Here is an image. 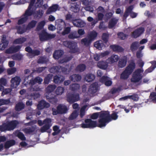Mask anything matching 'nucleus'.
Masks as SVG:
<instances>
[{
  "label": "nucleus",
  "mask_w": 156,
  "mask_h": 156,
  "mask_svg": "<svg viewBox=\"0 0 156 156\" xmlns=\"http://www.w3.org/2000/svg\"><path fill=\"white\" fill-rule=\"evenodd\" d=\"M118 112H113L111 115L108 111H105L101 113L99 117V123L97 124L96 121L92 120L90 119L85 120V123H83L81 126L83 128H93L97 126L101 128L105 126L107 124L112 120H116L118 117Z\"/></svg>",
  "instance_id": "1"
},
{
  "label": "nucleus",
  "mask_w": 156,
  "mask_h": 156,
  "mask_svg": "<svg viewBox=\"0 0 156 156\" xmlns=\"http://www.w3.org/2000/svg\"><path fill=\"white\" fill-rule=\"evenodd\" d=\"M18 124V122L16 120L7 121L0 126V131L1 132H5L12 130L16 128Z\"/></svg>",
  "instance_id": "2"
},
{
  "label": "nucleus",
  "mask_w": 156,
  "mask_h": 156,
  "mask_svg": "<svg viewBox=\"0 0 156 156\" xmlns=\"http://www.w3.org/2000/svg\"><path fill=\"white\" fill-rule=\"evenodd\" d=\"M136 67V64L133 60L131 61L128 65L126 68L125 70L120 75V78L126 80L131 74Z\"/></svg>",
  "instance_id": "3"
},
{
  "label": "nucleus",
  "mask_w": 156,
  "mask_h": 156,
  "mask_svg": "<svg viewBox=\"0 0 156 156\" xmlns=\"http://www.w3.org/2000/svg\"><path fill=\"white\" fill-rule=\"evenodd\" d=\"M35 70H33V72L31 73L30 75L28 76L25 78L24 79V82H26V85L31 84L32 85H34L36 83H38L39 84H41L42 82L43 81V79L39 76H37L34 78H32L30 80L27 81L28 80L29 77L32 76V74L34 73Z\"/></svg>",
  "instance_id": "4"
},
{
  "label": "nucleus",
  "mask_w": 156,
  "mask_h": 156,
  "mask_svg": "<svg viewBox=\"0 0 156 156\" xmlns=\"http://www.w3.org/2000/svg\"><path fill=\"white\" fill-rule=\"evenodd\" d=\"M62 44L64 46L70 49L71 53H75L78 51L77 44L74 42L66 41H64Z\"/></svg>",
  "instance_id": "5"
},
{
  "label": "nucleus",
  "mask_w": 156,
  "mask_h": 156,
  "mask_svg": "<svg viewBox=\"0 0 156 156\" xmlns=\"http://www.w3.org/2000/svg\"><path fill=\"white\" fill-rule=\"evenodd\" d=\"M144 70L142 69H138L135 70L133 74L131 81L133 83L139 82L142 79L143 76L141 74L143 72Z\"/></svg>",
  "instance_id": "6"
},
{
  "label": "nucleus",
  "mask_w": 156,
  "mask_h": 156,
  "mask_svg": "<svg viewBox=\"0 0 156 156\" xmlns=\"http://www.w3.org/2000/svg\"><path fill=\"white\" fill-rule=\"evenodd\" d=\"M40 40L44 41L49 40L55 38L56 36L55 34H48L45 30H43L39 34Z\"/></svg>",
  "instance_id": "7"
},
{
  "label": "nucleus",
  "mask_w": 156,
  "mask_h": 156,
  "mask_svg": "<svg viewBox=\"0 0 156 156\" xmlns=\"http://www.w3.org/2000/svg\"><path fill=\"white\" fill-rule=\"evenodd\" d=\"M33 14L32 12L30 11L29 8L27 9L22 16V18L18 20V24L21 25L25 23L28 20L29 16H31Z\"/></svg>",
  "instance_id": "8"
},
{
  "label": "nucleus",
  "mask_w": 156,
  "mask_h": 156,
  "mask_svg": "<svg viewBox=\"0 0 156 156\" xmlns=\"http://www.w3.org/2000/svg\"><path fill=\"white\" fill-rule=\"evenodd\" d=\"M67 101L70 104L73 103L80 100V95L78 94L69 93L66 95Z\"/></svg>",
  "instance_id": "9"
},
{
  "label": "nucleus",
  "mask_w": 156,
  "mask_h": 156,
  "mask_svg": "<svg viewBox=\"0 0 156 156\" xmlns=\"http://www.w3.org/2000/svg\"><path fill=\"white\" fill-rule=\"evenodd\" d=\"M44 125L40 129V131L41 133H44L48 130L51 126V119L47 118L44 120Z\"/></svg>",
  "instance_id": "10"
},
{
  "label": "nucleus",
  "mask_w": 156,
  "mask_h": 156,
  "mask_svg": "<svg viewBox=\"0 0 156 156\" xmlns=\"http://www.w3.org/2000/svg\"><path fill=\"white\" fill-rule=\"evenodd\" d=\"M22 47L20 45L11 46L6 50L5 53L8 54L15 53L20 51Z\"/></svg>",
  "instance_id": "11"
},
{
  "label": "nucleus",
  "mask_w": 156,
  "mask_h": 156,
  "mask_svg": "<svg viewBox=\"0 0 156 156\" xmlns=\"http://www.w3.org/2000/svg\"><path fill=\"white\" fill-rule=\"evenodd\" d=\"M144 31V28L141 27L136 29L131 34V37L136 38L139 37Z\"/></svg>",
  "instance_id": "12"
},
{
  "label": "nucleus",
  "mask_w": 156,
  "mask_h": 156,
  "mask_svg": "<svg viewBox=\"0 0 156 156\" xmlns=\"http://www.w3.org/2000/svg\"><path fill=\"white\" fill-rule=\"evenodd\" d=\"M98 83L95 82L91 84L88 89V92L89 93L93 94L96 93L98 91Z\"/></svg>",
  "instance_id": "13"
},
{
  "label": "nucleus",
  "mask_w": 156,
  "mask_h": 156,
  "mask_svg": "<svg viewBox=\"0 0 156 156\" xmlns=\"http://www.w3.org/2000/svg\"><path fill=\"white\" fill-rule=\"evenodd\" d=\"M50 106V104L45 100H42L38 102L37 108L38 110H41L44 108H48Z\"/></svg>",
  "instance_id": "14"
},
{
  "label": "nucleus",
  "mask_w": 156,
  "mask_h": 156,
  "mask_svg": "<svg viewBox=\"0 0 156 156\" xmlns=\"http://www.w3.org/2000/svg\"><path fill=\"white\" fill-rule=\"evenodd\" d=\"M20 80L19 76H16L12 78L11 80V87L12 88H16L20 84Z\"/></svg>",
  "instance_id": "15"
},
{
  "label": "nucleus",
  "mask_w": 156,
  "mask_h": 156,
  "mask_svg": "<svg viewBox=\"0 0 156 156\" xmlns=\"http://www.w3.org/2000/svg\"><path fill=\"white\" fill-rule=\"evenodd\" d=\"M119 56L113 54L107 60V62L109 64L117 62L119 59Z\"/></svg>",
  "instance_id": "16"
},
{
  "label": "nucleus",
  "mask_w": 156,
  "mask_h": 156,
  "mask_svg": "<svg viewBox=\"0 0 156 156\" xmlns=\"http://www.w3.org/2000/svg\"><path fill=\"white\" fill-rule=\"evenodd\" d=\"M100 81L104 83L107 86H110L112 84V81L109 79V78L105 76H103L100 80Z\"/></svg>",
  "instance_id": "17"
},
{
  "label": "nucleus",
  "mask_w": 156,
  "mask_h": 156,
  "mask_svg": "<svg viewBox=\"0 0 156 156\" xmlns=\"http://www.w3.org/2000/svg\"><path fill=\"white\" fill-rule=\"evenodd\" d=\"M72 23L74 26L78 27H82L85 25V23L80 19L73 20Z\"/></svg>",
  "instance_id": "18"
},
{
  "label": "nucleus",
  "mask_w": 156,
  "mask_h": 156,
  "mask_svg": "<svg viewBox=\"0 0 156 156\" xmlns=\"http://www.w3.org/2000/svg\"><path fill=\"white\" fill-rule=\"evenodd\" d=\"M65 77L61 75H55L53 77V82L56 84H60L65 80Z\"/></svg>",
  "instance_id": "19"
},
{
  "label": "nucleus",
  "mask_w": 156,
  "mask_h": 156,
  "mask_svg": "<svg viewBox=\"0 0 156 156\" xmlns=\"http://www.w3.org/2000/svg\"><path fill=\"white\" fill-rule=\"evenodd\" d=\"M119 61L118 65V67L121 68L124 67L126 66L127 62V57L124 56L120 59L119 58Z\"/></svg>",
  "instance_id": "20"
},
{
  "label": "nucleus",
  "mask_w": 156,
  "mask_h": 156,
  "mask_svg": "<svg viewBox=\"0 0 156 156\" xmlns=\"http://www.w3.org/2000/svg\"><path fill=\"white\" fill-rule=\"evenodd\" d=\"M63 53V51L62 50H55L53 54V57L56 59H58L62 56Z\"/></svg>",
  "instance_id": "21"
},
{
  "label": "nucleus",
  "mask_w": 156,
  "mask_h": 156,
  "mask_svg": "<svg viewBox=\"0 0 156 156\" xmlns=\"http://www.w3.org/2000/svg\"><path fill=\"white\" fill-rule=\"evenodd\" d=\"M108 64L106 60L105 62L103 61H99L97 64V66L100 69H106L108 66Z\"/></svg>",
  "instance_id": "22"
},
{
  "label": "nucleus",
  "mask_w": 156,
  "mask_h": 156,
  "mask_svg": "<svg viewBox=\"0 0 156 156\" xmlns=\"http://www.w3.org/2000/svg\"><path fill=\"white\" fill-rule=\"evenodd\" d=\"M118 20L115 18H113L108 22V27L109 29L114 27L117 23Z\"/></svg>",
  "instance_id": "23"
},
{
  "label": "nucleus",
  "mask_w": 156,
  "mask_h": 156,
  "mask_svg": "<svg viewBox=\"0 0 156 156\" xmlns=\"http://www.w3.org/2000/svg\"><path fill=\"white\" fill-rule=\"evenodd\" d=\"M58 7V5L57 4H54L49 7L47 10L46 12L47 14H49L52 12H55Z\"/></svg>",
  "instance_id": "24"
},
{
  "label": "nucleus",
  "mask_w": 156,
  "mask_h": 156,
  "mask_svg": "<svg viewBox=\"0 0 156 156\" xmlns=\"http://www.w3.org/2000/svg\"><path fill=\"white\" fill-rule=\"evenodd\" d=\"M37 129L36 126L34 125L30 127L25 128L24 129V131L27 134H31L34 133Z\"/></svg>",
  "instance_id": "25"
},
{
  "label": "nucleus",
  "mask_w": 156,
  "mask_h": 156,
  "mask_svg": "<svg viewBox=\"0 0 156 156\" xmlns=\"http://www.w3.org/2000/svg\"><path fill=\"white\" fill-rule=\"evenodd\" d=\"M46 98L47 100L51 103L53 104H55L57 101V99L55 98V95H49V94L48 95H46Z\"/></svg>",
  "instance_id": "26"
},
{
  "label": "nucleus",
  "mask_w": 156,
  "mask_h": 156,
  "mask_svg": "<svg viewBox=\"0 0 156 156\" xmlns=\"http://www.w3.org/2000/svg\"><path fill=\"white\" fill-rule=\"evenodd\" d=\"M57 109L59 111L60 114L66 113L67 111V108L66 106L59 105L57 108Z\"/></svg>",
  "instance_id": "27"
},
{
  "label": "nucleus",
  "mask_w": 156,
  "mask_h": 156,
  "mask_svg": "<svg viewBox=\"0 0 156 156\" xmlns=\"http://www.w3.org/2000/svg\"><path fill=\"white\" fill-rule=\"evenodd\" d=\"M70 79L74 82L79 81L81 79V76L78 74H74L71 76L69 77Z\"/></svg>",
  "instance_id": "28"
},
{
  "label": "nucleus",
  "mask_w": 156,
  "mask_h": 156,
  "mask_svg": "<svg viewBox=\"0 0 156 156\" xmlns=\"http://www.w3.org/2000/svg\"><path fill=\"white\" fill-rule=\"evenodd\" d=\"M61 66H54L49 69L50 73H59L61 71Z\"/></svg>",
  "instance_id": "29"
},
{
  "label": "nucleus",
  "mask_w": 156,
  "mask_h": 156,
  "mask_svg": "<svg viewBox=\"0 0 156 156\" xmlns=\"http://www.w3.org/2000/svg\"><path fill=\"white\" fill-rule=\"evenodd\" d=\"M37 23V21L36 20H32L28 23L26 27V30H29L34 28L35 27Z\"/></svg>",
  "instance_id": "30"
},
{
  "label": "nucleus",
  "mask_w": 156,
  "mask_h": 156,
  "mask_svg": "<svg viewBox=\"0 0 156 156\" xmlns=\"http://www.w3.org/2000/svg\"><path fill=\"white\" fill-rule=\"evenodd\" d=\"M16 144V141L14 140H11L6 141L4 144V147L5 149H8L12 146Z\"/></svg>",
  "instance_id": "31"
},
{
  "label": "nucleus",
  "mask_w": 156,
  "mask_h": 156,
  "mask_svg": "<svg viewBox=\"0 0 156 156\" xmlns=\"http://www.w3.org/2000/svg\"><path fill=\"white\" fill-rule=\"evenodd\" d=\"M16 28L17 30V32L18 34H22L27 30H26V27L25 28V25H23L22 27L20 26H16Z\"/></svg>",
  "instance_id": "32"
},
{
  "label": "nucleus",
  "mask_w": 156,
  "mask_h": 156,
  "mask_svg": "<svg viewBox=\"0 0 156 156\" xmlns=\"http://www.w3.org/2000/svg\"><path fill=\"white\" fill-rule=\"evenodd\" d=\"M110 47L114 51L121 52L124 51V49L122 47L118 45H111L110 46Z\"/></svg>",
  "instance_id": "33"
},
{
  "label": "nucleus",
  "mask_w": 156,
  "mask_h": 156,
  "mask_svg": "<svg viewBox=\"0 0 156 156\" xmlns=\"http://www.w3.org/2000/svg\"><path fill=\"white\" fill-rule=\"evenodd\" d=\"M133 9V7L132 5L129 6L126 9L123 15V18L125 19H126Z\"/></svg>",
  "instance_id": "34"
},
{
  "label": "nucleus",
  "mask_w": 156,
  "mask_h": 156,
  "mask_svg": "<svg viewBox=\"0 0 156 156\" xmlns=\"http://www.w3.org/2000/svg\"><path fill=\"white\" fill-rule=\"evenodd\" d=\"M98 34L96 31H91L88 34V38L91 41L94 40L97 36Z\"/></svg>",
  "instance_id": "35"
},
{
  "label": "nucleus",
  "mask_w": 156,
  "mask_h": 156,
  "mask_svg": "<svg viewBox=\"0 0 156 156\" xmlns=\"http://www.w3.org/2000/svg\"><path fill=\"white\" fill-rule=\"evenodd\" d=\"M49 61V60L45 56H40L37 61L38 64H46Z\"/></svg>",
  "instance_id": "36"
},
{
  "label": "nucleus",
  "mask_w": 156,
  "mask_h": 156,
  "mask_svg": "<svg viewBox=\"0 0 156 156\" xmlns=\"http://www.w3.org/2000/svg\"><path fill=\"white\" fill-rule=\"evenodd\" d=\"M139 46V42L138 41H135L133 42L131 44L130 48L132 51L136 50Z\"/></svg>",
  "instance_id": "37"
},
{
  "label": "nucleus",
  "mask_w": 156,
  "mask_h": 156,
  "mask_svg": "<svg viewBox=\"0 0 156 156\" xmlns=\"http://www.w3.org/2000/svg\"><path fill=\"white\" fill-rule=\"evenodd\" d=\"M86 68V66L83 64L78 65L76 68L75 70L77 72H82L84 71Z\"/></svg>",
  "instance_id": "38"
},
{
  "label": "nucleus",
  "mask_w": 156,
  "mask_h": 156,
  "mask_svg": "<svg viewBox=\"0 0 156 156\" xmlns=\"http://www.w3.org/2000/svg\"><path fill=\"white\" fill-rule=\"evenodd\" d=\"M70 9L75 13H77L79 11V5L76 3H72Z\"/></svg>",
  "instance_id": "39"
},
{
  "label": "nucleus",
  "mask_w": 156,
  "mask_h": 156,
  "mask_svg": "<svg viewBox=\"0 0 156 156\" xmlns=\"http://www.w3.org/2000/svg\"><path fill=\"white\" fill-rule=\"evenodd\" d=\"M95 78L94 75L91 73H88L86 75L85 79L88 82L92 81Z\"/></svg>",
  "instance_id": "40"
},
{
  "label": "nucleus",
  "mask_w": 156,
  "mask_h": 156,
  "mask_svg": "<svg viewBox=\"0 0 156 156\" xmlns=\"http://www.w3.org/2000/svg\"><path fill=\"white\" fill-rule=\"evenodd\" d=\"M53 77V75L49 74L45 77L44 79V83L45 84H48L51 81Z\"/></svg>",
  "instance_id": "41"
},
{
  "label": "nucleus",
  "mask_w": 156,
  "mask_h": 156,
  "mask_svg": "<svg viewBox=\"0 0 156 156\" xmlns=\"http://www.w3.org/2000/svg\"><path fill=\"white\" fill-rule=\"evenodd\" d=\"M26 41V38L22 37L16 39L14 40L13 43L14 44H22Z\"/></svg>",
  "instance_id": "42"
},
{
  "label": "nucleus",
  "mask_w": 156,
  "mask_h": 156,
  "mask_svg": "<svg viewBox=\"0 0 156 156\" xmlns=\"http://www.w3.org/2000/svg\"><path fill=\"white\" fill-rule=\"evenodd\" d=\"M56 86L54 84L49 85L46 88L47 93H50L53 92L56 88Z\"/></svg>",
  "instance_id": "43"
},
{
  "label": "nucleus",
  "mask_w": 156,
  "mask_h": 156,
  "mask_svg": "<svg viewBox=\"0 0 156 156\" xmlns=\"http://www.w3.org/2000/svg\"><path fill=\"white\" fill-rule=\"evenodd\" d=\"M45 23H46L44 20H42L39 22L38 23V24L36 28V31H39L43 29L45 24Z\"/></svg>",
  "instance_id": "44"
},
{
  "label": "nucleus",
  "mask_w": 156,
  "mask_h": 156,
  "mask_svg": "<svg viewBox=\"0 0 156 156\" xmlns=\"http://www.w3.org/2000/svg\"><path fill=\"white\" fill-rule=\"evenodd\" d=\"M15 135L22 140H26V137L24 134L22 132L19 131L16 132L15 133Z\"/></svg>",
  "instance_id": "45"
},
{
  "label": "nucleus",
  "mask_w": 156,
  "mask_h": 156,
  "mask_svg": "<svg viewBox=\"0 0 156 156\" xmlns=\"http://www.w3.org/2000/svg\"><path fill=\"white\" fill-rule=\"evenodd\" d=\"M10 98L8 99H0V106L3 105H9L11 103Z\"/></svg>",
  "instance_id": "46"
},
{
  "label": "nucleus",
  "mask_w": 156,
  "mask_h": 156,
  "mask_svg": "<svg viewBox=\"0 0 156 156\" xmlns=\"http://www.w3.org/2000/svg\"><path fill=\"white\" fill-rule=\"evenodd\" d=\"M104 46V44L101 41H97L94 44V47L99 50H101Z\"/></svg>",
  "instance_id": "47"
},
{
  "label": "nucleus",
  "mask_w": 156,
  "mask_h": 156,
  "mask_svg": "<svg viewBox=\"0 0 156 156\" xmlns=\"http://www.w3.org/2000/svg\"><path fill=\"white\" fill-rule=\"evenodd\" d=\"M24 104L21 102H19L15 106V109L17 111H20L23 109L24 108Z\"/></svg>",
  "instance_id": "48"
},
{
  "label": "nucleus",
  "mask_w": 156,
  "mask_h": 156,
  "mask_svg": "<svg viewBox=\"0 0 156 156\" xmlns=\"http://www.w3.org/2000/svg\"><path fill=\"white\" fill-rule=\"evenodd\" d=\"M117 35L118 37L121 40H125L128 37V35L124 34L122 32L118 33Z\"/></svg>",
  "instance_id": "49"
},
{
  "label": "nucleus",
  "mask_w": 156,
  "mask_h": 156,
  "mask_svg": "<svg viewBox=\"0 0 156 156\" xmlns=\"http://www.w3.org/2000/svg\"><path fill=\"white\" fill-rule=\"evenodd\" d=\"M79 84L77 83H73L70 86V89L73 91L78 90L80 87Z\"/></svg>",
  "instance_id": "50"
},
{
  "label": "nucleus",
  "mask_w": 156,
  "mask_h": 156,
  "mask_svg": "<svg viewBox=\"0 0 156 156\" xmlns=\"http://www.w3.org/2000/svg\"><path fill=\"white\" fill-rule=\"evenodd\" d=\"M43 14L44 11L43 10L39 9L35 12L34 17L37 18H41Z\"/></svg>",
  "instance_id": "51"
},
{
  "label": "nucleus",
  "mask_w": 156,
  "mask_h": 156,
  "mask_svg": "<svg viewBox=\"0 0 156 156\" xmlns=\"http://www.w3.org/2000/svg\"><path fill=\"white\" fill-rule=\"evenodd\" d=\"M92 41L90 39L87 38H84L82 39L81 41L82 44H84L86 46H88L90 44Z\"/></svg>",
  "instance_id": "52"
},
{
  "label": "nucleus",
  "mask_w": 156,
  "mask_h": 156,
  "mask_svg": "<svg viewBox=\"0 0 156 156\" xmlns=\"http://www.w3.org/2000/svg\"><path fill=\"white\" fill-rule=\"evenodd\" d=\"M30 86V90L31 91H37L40 90L41 89L38 85L34 86V85H29Z\"/></svg>",
  "instance_id": "53"
},
{
  "label": "nucleus",
  "mask_w": 156,
  "mask_h": 156,
  "mask_svg": "<svg viewBox=\"0 0 156 156\" xmlns=\"http://www.w3.org/2000/svg\"><path fill=\"white\" fill-rule=\"evenodd\" d=\"M9 44V41L8 40L2 42V43H0V48L1 50H3L7 47Z\"/></svg>",
  "instance_id": "54"
},
{
  "label": "nucleus",
  "mask_w": 156,
  "mask_h": 156,
  "mask_svg": "<svg viewBox=\"0 0 156 156\" xmlns=\"http://www.w3.org/2000/svg\"><path fill=\"white\" fill-rule=\"evenodd\" d=\"M64 91V89L61 87H58L55 90V93L57 95L62 94Z\"/></svg>",
  "instance_id": "55"
},
{
  "label": "nucleus",
  "mask_w": 156,
  "mask_h": 156,
  "mask_svg": "<svg viewBox=\"0 0 156 156\" xmlns=\"http://www.w3.org/2000/svg\"><path fill=\"white\" fill-rule=\"evenodd\" d=\"M78 115V113L77 111L75 110L71 114L69 117V119L70 120H72L75 119Z\"/></svg>",
  "instance_id": "56"
},
{
  "label": "nucleus",
  "mask_w": 156,
  "mask_h": 156,
  "mask_svg": "<svg viewBox=\"0 0 156 156\" xmlns=\"http://www.w3.org/2000/svg\"><path fill=\"white\" fill-rule=\"evenodd\" d=\"M149 98L154 103H156V92H151L149 96Z\"/></svg>",
  "instance_id": "57"
},
{
  "label": "nucleus",
  "mask_w": 156,
  "mask_h": 156,
  "mask_svg": "<svg viewBox=\"0 0 156 156\" xmlns=\"http://www.w3.org/2000/svg\"><path fill=\"white\" fill-rule=\"evenodd\" d=\"M78 37V36L76 35V31L71 33L68 36V38L70 39H74Z\"/></svg>",
  "instance_id": "58"
},
{
  "label": "nucleus",
  "mask_w": 156,
  "mask_h": 156,
  "mask_svg": "<svg viewBox=\"0 0 156 156\" xmlns=\"http://www.w3.org/2000/svg\"><path fill=\"white\" fill-rule=\"evenodd\" d=\"M40 51L38 49L33 50L31 54V56H32V58L36 56H37L40 55Z\"/></svg>",
  "instance_id": "59"
},
{
  "label": "nucleus",
  "mask_w": 156,
  "mask_h": 156,
  "mask_svg": "<svg viewBox=\"0 0 156 156\" xmlns=\"http://www.w3.org/2000/svg\"><path fill=\"white\" fill-rule=\"evenodd\" d=\"M108 34L106 33H104L102 36V39L103 41L105 43H106L108 41Z\"/></svg>",
  "instance_id": "60"
},
{
  "label": "nucleus",
  "mask_w": 156,
  "mask_h": 156,
  "mask_svg": "<svg viewBox=\"0 0 156 156\" xmlns=\"http://www.w3.org/2000/svg\"><path fill=\"white\" fill-rule=\"evenodd\" d=\"M25 50L29 53L27 54V56L30 58H32V56H31V54L32 51V49L30 46H28L25 48Z\"/></svg>",
  "instance_id": "61"
},
{
  "label": "nucleus",
  "mask_w": 156,
  "mask_h": 156,
  "mask_svg": "<svg viewBox=\"0 0 156 156\" xmlns=\"http://www.w3.org/2000/svg\"><path fill=\"white\" fill-rule=\"evenodd\" d=\"M71 31V28L70 27H67L65 28L62 34L63 35L69 34Z\"/></svg>",
  "instance_id": "62"
},
{
  "label": "nucleus",
  "mask_w": 156,
  "mask_h": 156,
  "mask_svg": "<svg viewBox=\"0 0 156 156\" xmlns=\"http://www.w3.org/2000/svg\"><path fill=\"white\" fill-rule=\"evenodd\" d=\"M12 57L13 59L15 60H20L22 59L23 56L21 54H16L13 55Z\"/></svg>",
  "instance_id": "63"
},
{
  "label": "nucleus",
  "mask_w": 156,
  "mask_h": 156,
  "mask_svg": "<svg viewBox=\"0 0 156 156\" xmlns=\"http://www.w3.org/2000/svg\"><path fill=\"white\" fill-rule=\"evenodd\" d=\"M73 58V57L72 55L67 56L63 58L62 60V62H67L71 60Z\"/></svg>",
  "instance_id": "64"
}]
</instances>
